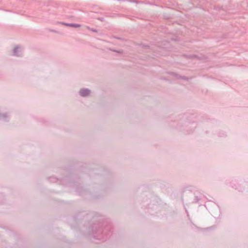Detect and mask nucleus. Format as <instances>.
I'll use <instances>...</instances> for the list:
<instances>
[{"label": "nucleus", "instance_id": "nucleus-1", "mask_svg": "<svg viewBox=\"0 0 248 248\" xmlns=\"http://www.w3.org/2000/svg\"><path fill=\"white\" fill-rule=\"evenodd\" d=\"M23 52V47L21 46H16L13 51V55L15 56H21Z\"/></svg>", "mask_w": 248, "mask_h": 248}, {"label": "nucleus", "instance_id": "nucleus-4", "mask_svg": "<svg viewBox=\"0 0 248 248\" xmlns=\"http://www.w3.org/2000/svg\"><path fill=\"white\" fill-rule=\"evenodd\" d=\"M63 24H65L68 26H70V27H74V28H78V27H80L81 26L80 24H75V23H69V24H65V23H63Z\"/></svg>", "mask_w": 248, "mask_h": 248}, {"label": "nucleus", "instance_id": "nucleus-3", "mask_svg": "<svg viewBox=\"0 0 248 248\" xmlns=\"http://www.w3.org/2000/svg\"><path fill=\"white\" fill-rule=\"evenodd\" d=\"M8 119V116L6 113L0 114V120L6 121Z\"/></svg>", "mask_w": 248, "mask_h": 248}, {"label": "nucleus", "instance_id": "nucleus-2", "mask_svg": "<svg viewBox=\"0 0 248 248\" xmlns=\"http://www.w3.org/2000/svg\"><path fill=\"white\" fill-rule=\"evenodd\" d=\"M91 93V91L88 88H82L79 91V94L83 97H88Z\"/></svg>", "mask_w": 248, "mask_h": 248}, {"label": "nucleus", "instance_id": "nucleus-5", "mask_svg": "<svg viewBox=\"0 0 248 248\" xmlns=\"http://www.w3.org/2000/svg\"><path fill=\"white\" fill-rule=\"evenodd\" d=\"M87 28H88L89 30H91V31H93V32H96V31H97L96 30V29H91V28H90L89 27H87Z\"/></svg>", "mask_w": 248, "mask_h": 248}]
</instances>
